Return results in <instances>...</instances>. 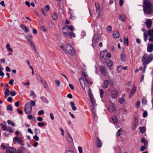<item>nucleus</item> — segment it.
Masks as SVG:
<instances>
[{
  "instance_id": "nucleus-48",
  "label": "nucleus",
  "mask_w": 153,
  "mask_h": 153,
  "mask_svg": "<svg viewBox=\"0 0 153 153\" xmlns=\"http://www.w3.org/2000/svg\"><path fill=\"white\" fill-rule=\"evenodd\" d=\"M27 40L28 42L30 43L31 46L33 45H34L33 44V41H32V40H31V39H28Z\"/></svg>"
},
{
  "instance_id": "nucleus-29",
  "label": "nucleus",
  "mask_w": 153,
  "mask_h": 153,
  "mask_svg": "<svg viewBox=\"0 0 153 153\" xmlns=\"http://www.w3.org/2000/svg\"><path fill=\"white\" fill-rule=\"evenodd\" d=\"M6 47L8 51H13V49L10 48V45L9 43H7L6 45Z\"/></svg>"
},
{
  "instance_id": "nucleus-7",
  "label": "nucleus",
  "mask_w": 153,
  "mask_h": 153,
  "mask_svg": "<svg viewBox=\"0 0 153 153\" xmlns=\"http://www.w3.org/2000/svg\"><path fill=\"white\" fill-rule=\"evenodd\" d=\"M106 51H101L100 53V59L103 63L106 60Z\"/></svg>"
},
{
  "instance_id": "nucleus-44",
  "label": "nucleus",
  "mask_w": 153,
  "mask_h": 153,
  "mask_svg": "<svg viewBox=\"0 0 153 153\" xmlns=\"http://www.w3.org/2000/svg\"><path fill=\"white\" fill-rule=\"evenodd\" d=\"M31 104H30V105L32 106H34L36 105L35 102L34 100H31L30 101Z\"/></svg>"
},
{
  "instance_id": "nucleus-6",
  "label": "nucleus",
  "mask_w": 153,
  "mask_h": 153,
  "mask_svg": "<svg viewBox=\"0 0 153 153\" xmlns=\"http://www.w3.org/2000/svg\"><path fill=\"white\" fill-rule=\"evenodd\" d=\"M66 53L68 52L71 56L74 54V52L73 48L70 45H67L66 47Z\"/></svg>"
},
{
  "instance_id": "nucleus-16",
  "label": "nucleus",
  "mask_w": 153,
  "mask_h": 153,
  "mask_svg": "<svg viewBox=\"0 0 153 153\" xmlns=\"http://www.w3.org/2000/svg\"><path fill=\"white\" fill-rule=\"evenodd\" d=\"M136 91V87L135 86H134L129 95V98H131L133 96L134 94L135 93Z\"/></svg>"
},
{
  "instance_id": "nucleus-10",
  "label": "nucleus",
  "mask_w": 153,
  "mask_h": 153,
  "mask_svg": "<svg viewBox=\"0 0 153 153\" xmlns=\"http://www.w3.org/2000/svg\"><path fill=\"white\" fill-rule=\"evenodd\" d=\"M99 36L97 34H95L93 38L92 41L93 44H95L99 42Z\"/></svg>"
},
{
  "instance_id": "nucleus-36",
  "label": "nucleus",
  "mask_w": 153,
  "mask_h": 153,
  "mask_svg": "<svg viewBox=\"0 0 153 153\" xmlns=\"http://www.w3.org/2000/svg\"><path fill=\"white\" fill-rule=\"evenodd\" d=\"M52 17L53 19L56 20L58 18V16L56 13H54L52 16Z\"/></svg>"
},
{
  "instance_id": "nucleus-5",
  "label": "nucleus",
  "mask_w": 153,
  "mask_h": 153,
  "mask_svg": "<svg viewBox=\"0 0 153 153\" xmlns=\"http://www.w3.org/2000/svg\"><path fill=\"white\" fill-rule=\"evenodd\" d=\"M13 142L15 143H18L22 146L24 145L23 141L21 137H16L13 138Z\"/></svg>"
},
{
  "instance_id": "nucleus-45",
  "label": "nucleus",
  "mask_w": 153,
  "mask_h": 153,
  "mask_svg": "<svg viewBox=\"0 0 153 153\" xmlns=\"http://www.w3.org/2000/svg\"><path fill=\"white\" fill-rule=\"evenodd\" d=\"M123 67L121 65L118 66L117 69V71L118 73H120L122 70Z\"/></svg>"
},
{
  "instance_id": "nucleus-19",
  "label": "nucleus",
  "mask_w": 153,
  "mask_h": 153,
  "mask_svg": "<svg viewBox=\"0 0 153 153\" xmlns=\"http://www.w3.org/2000/svg\"><path fill=\"white\" fill-rule=\"evenodd\" d=\"M104 63H105L106 65L109 66H111L112 65V62L109 59H107Z\"/></svg>"
},
{
  "instance_id": "nucleus-2",
  "label": "nucleus",
  "mask_w": 153,
  "mask_h": 153,
  "mask_svg": "<svg viewBox=\"0 0 153 153\" xmlns=\"http://www.w3.org/2000/svg\"><path fill=\"white\" fill-rule=\"evenodd\" d=\"M153 60V55L150 54L148 55L145 54L142 56L141 60L144 65H146L150 63Z\"/></svg>"
},
{
  "instance_id": "nucleus-40",
  "label": "nucleus",
  "mask_w": 153,
  "mask_h": 153,
  "mask_svg": "<svg viewBox=\"0 0 153 153\" xmlns=\"http://www.w3.org/2000/svg\"><path fill=\"white\" fill-rule=\"evenodd\" d=\"M142 102L144 105L146 104L147 103V100L146 98L145 97L143 98L142 100Z\"/></svg>"
},
{
  "instance_id": "nucleus-24",
  "label": "nucleus",
  "mask_w": 153,
  "mask_h": 153,
  "mask_svg": "<svg viewBox=\"0 0 153 153\" xmlns=\"http://www.w3.org/2000/svg\"><path fill=\"white\" fill-rule=\"evenodd\" d=\"M109 81L107 80H105L103 84V88H107L108 87Z\"/></svg>"
},
{
  "instance_id": "nucleus-56",
  "label": "nucleus",
  "mask_w": 153,
  "mask_h": 153,
  "mask_svg": "<svg viewBox=\"0 0 153 153\" xmlns=\"http://www.w3.org/2000/svg\"><path fill=\"white\" fill-rule=\"evenodd\" d=\"M7 131L12 133L13 132V131L12 130V129L11 128H8L7 129Z\"/></svg>"
},
{
  "instance_id": "nucleus-39",
  "label": "nucleus",
  "mask_w": 153,
  "mask_h": 153,
  "mask_svg": "<svg viewBox=\"0 0 153 153\" xmlns=\"http://www.w3.org/2000/svg\"><path fill=\"white\" fill-rule=\"evenodd\" d=\"M124 43L125 44H126L127 45V46L128 45V38H127L126 39H125V37L124 38Z\"/></svg>"
},
{
  "instance_id": "nucleus-49",
  "label": "nucleus",
  "mask_w": 153,
  "mask_h": 153,
  "mask_svg": "<svg viewBox=\"0 0 153 153\" xmlns=\"http://www.w3.org/2000/svg\"><path fill=\"white\" fill-rule=\"evenodd\" d=\"M100 97L101 98H102L103 97L102 94H103L104 92L103 91L102 89H101L100 90Z\"/></svg>"
},
{
  "instance_id": "nucleus-50",
  "label": "nucleus",
  "mask_w": 153,
  "mask_h": 153,
  "mask_svg": "<svg viewBox=\"0 0 153 153\" xmlns=\"http://www.w3.org/2000/svg\"><path fill=\"white\" fill-rule=\"evenodd\" d=\"M40 28L44 32L47 31V30L45 28V27L43 25L41 26L40 27Z\"/></svg>"
},
{
  "instance_id": "nucleus-30",
  "label": "nucleus",
  "mask_w": 153,
  "mask_h": 153,
  "mask_svg": "<svg viewBox=\"0 0 153 153\" xmlns=\"http://www.w3.org/2000/svg\"><path fill=\"white\" fill-rule=\"evenodd\" d=\"M140 132L142 133H144L146 131V127H140Z\"/></svg>"
},
{
  "instance_id": "nucleus-4",
  "label": "nucleus",
  "mask_w": 153,
  "mask_h": 153,
  "mask_svg": "<svg viewBox=\"0 0 153 153\" xmlns=\"http://www.w3.org/2000/svg\"><path fill=\"white\" fill-rule=\"evenodd\" d=\"M32 107L31 105H30V103L29 102H27L26 103L25 107V113L27 114H30L31 112Z\"/></svg>"
},
{
  "instance_id": "nucleus-28",
  "label": "nucleus",
  "mask_w": 153,
  "mask_h": 153,
  "mask_svg": "<svg viewBox=\"0 0 153 153\" xmlns=\"http://www.w3.org/2000/svg\"><path fill=\"white\" fill-rule=\"evenodd\" d=\"M6 91L4 92V97L5 98H6L9 95L10 91L8 89H6Z\"/></svg>"
},
{
  "instance_id": "nucleus-32",
  "label": "nucleus",
  "mask_w": 153,
  "mask_h": 153,
  "mask_svg": "<svg viewBox=\"0 0 153 153\" xmlns=\"http://www.w3.org/2000/svg\"><path fill=\"white\" fill-rule=\"evenodd\" d=\"M123 131V130L121 128H120L116 134V135L118 137L121 134V132Z\"/></svg>"
},
{
  "instance_id": "nucleus-31",
  "label": "nucleus",
  "mask_w": 153,
  "mask_h": 153,
  "mask_svg": "<svg viewBox=\"0 0 153 153\" xmlns=\"http://www.w3.org/2000/svg\"><path fill=\"white\" fill-rule=\"evenodd\" d=\"M95 7L96 10L98 11L100 9V6L98 2H96L95 4Z\"/></svg>"
},
{
  "instance_id": "nucleus-12",
  "label": "nucleus",
  "mask_w": 153,
  "mask_h": 153,
  "mask_svg": "<svg viewBox=\"0 0 153 153\" xmlns=\"http://www.w3.org/2000/svg\"><path fill=\"white\" fill-rule=\"evenodd\" d=\"M16 149L13 147H9L6 150V153H15Z\"/></svg>"
},
{
  "instance_id": "nucleus-25",
  "label": "nucleus",
  "mask_w": 153,
  "mask_h": 153,
  "mask_svg": "<svg viewBox=\"0 0 153 153\" xmlns=\"http://www.w3.org/2000/svg\"><path fill=\"white\" fill-rule=\"evenodd\" d=\"M121 59L122 61L125 62L126 60V55L124 54H122L121 55Z\"/></svg>"
},
{
  "instance_id": "nucleus-14",
  "label": "nucleus",
  "mask_w": 153,
  "mask_h": 153,
  "mask_svg": "<svg viewBox=\"0 0 153 153\" xmlns=\"http://www.w3.org/2000/svg\"><path fill=\"white\" fill-rule=\"evenodd\" d=\"M82 74L84 77L85 81L86 82V83L87 84L89 83L91 85L92 84V82L89 81L88 75H87V74H86L85 72H82Z\"/></svg>"
},
{
  "instance_id": "nucleus-23",
  "label": "nucleus",
  "mask_w": 153,
  "mask_h": 153,
  "mask_svg": "<svg viewBox=\"0 0 153 153\" xmlns=\"http://www.w3.org/2000/svg\"><path fill=\"white\" fill-rule=\"evenodd\" d=\"M70 104L71 106L72 109L74 110L75 111L76 110L77 108L75 106L74 103L73 102H70Z\"/></svg>"
},
{
  "instance_id": "nucleus-21",
  "label": "nucleus",
  "mask_w": 153,
  "mask_h": 153,
  "mask_svg": "<svg viewBox=\"0 0 153 153\" xmlns=\"http://www.w3.org/2000/svg\"><path fill=\"white\" fill-rule=\"evenodd\" d=\"M101 69L102 74L104 75H106L107 73V72L105 68L104 67L102 68H101Z\"/></svg>"
},
{
  "instance_id": "nucleus-38",
  "label": "nucleus",
  "mask_w": 153,
  "mask_h": 153,
  "mask_svg": "<svg viewBox=\"0 0 153 153\" xmlns=\"http://www.w3.org/2000/svg\"><path fill=\"white\" fill-rule=\"evenodd\" d=\"M30 96H33V98H35L36 97V95L33 91H30Z\"/></svg>"
},
{
  "instance_id": "nucleus-64",
  "label": "nucleus",
  "mask_w": 153,
  "mask_h": 153,
  "mask_svg": "<svg viewBox=\"0 0 153 153\" xmlns=\"http://www.w3.org/2000/svg\"><path fill=\"white\" fill-rule=\"evenodd\" d=\"M107 31L110 32H111L112 30V28L111 26H109L108 27L107 29Z\"/></svg>"
},
{
  "instance_id": "nucleus-52",
  "label": "nucleus",
  "mask_w": 153,
  "mask_h": 153,
  "mask_svg": "<svg viewBox=\"0 0 153 153\" xmlns=\"http://www.w3.org/2000/svg\"><path fill=\"white\" fill-rule=\"evenodd\" d=\"M78 149L79 152V153H82V148L80 146L78 147Z\"/></svg>"
},
{
  "instance_id": "nucleus-53",
  "label": "nucleus",
  "mask_w": 153,
  "mask_h": 153,
  "mask_svg": "<svg viewBox=\"0 0 153 153\" xmlns=\"http://www.w3.org/2000/svg\"><path fill=\"white\" fill-rule=\"evenodd\" d=\"M38 125L39 126H43L45 125V123L44 122H39L38 123Z\"/></svg>"
},
{
  "instance_id": "nucleus-20",
  "label": "nucleus",
  "mask_w": 153,
  "mask_h": 153,
  "mask_svg": "<svg viewBox=\"0 0 153 153\" xmlns=\"http://www.w3.org/2000/svg\"><path fill=\"white\" fill-rule=\"evenodd\" d=\"M112 105L110 106L108 108V110L111 113L114 112V107L113 106V104H112Z\"/></svg>"
},
{
  "instance_id": "nucleus-33",
  "label": "nucleus",
  "mask_w": 153,
  "mask_h": 153,
  "mask_svg": "<svg viewBox=\"0 0 153 153\" xmlns=\"http://www.w3.org/2000/svg\"><path fill=\"white\" fill-rule=\"evenodd\" d=\"M147 146H145V145L144 146H142L140 148V151L141 152L143 151L144 150L146 149Z\"/></svg>"
},
{
  "instance_id": "nucleus-63",
  "label": "nucleus",
  "mask_w": 153,
  "mask_h": 153,
  "mask_svg": "<svg viewBox=\"0 0 153 153\" xmlns=\"http://www.w3.org/2000/svg\"><path fill=\"white\" fill-rule=\"evenodd\" d=\"M14 80L13 79H10L9 81V83L10 85H12L13 84Z\"/></svg>"
},
{
  "instance_id": "nucleus-9",
  "label": "nucleus",
  "mask_w": 153,
  "mask_h": 153,
  "mask_svg": "<svg viewBox=\"0 0 153 153\" xmlns=\"http://www.w3.org/2000/svg\"><path fill=\"white\" fill-rule=\"evenodd\" d=\"M79 80L82 87L83 89H84L87 86L88 87V85H87L86 83L84 82V80L82 77L80 78Z\"/></svg>"
},
{
  "instance_id": "nucleus-13",
  "label": "nucleus",
  "mask_w": 153,
  "mask_h": 153,
  "mask_svg": "<svg viewBox=\"0 0 153 153\" xmlns=\"http://www.w3.org/2000/svg\"><path fill=\"white\" fill-rule=\"evenodd\" d=\"M145 23L146 26L148 28H150L151 27L152 24V21L151 19H147Z\"/></svg>"
},
{
  "instance_id": "nucleus-54",
  "label": "nucleus",
  "mask_w": 153,
  "mask_h": 153,
  "mask_svg": "<svg viewBox=\"0 0 153 153\" xmlns=\"http://www.w3.org/2000/svg\"><path fill=\"white\" fill-rule=\"evenodd\" d=\"M140 102L139 101H137V103L135 105V106L137 108H138L140 107Z\"/></svg>"
},
{
  "instance_id": "nucleus-42",
  "label": "nucleus",
  "mask_w": 153,
  "mask_h": 153,
  "mask_svg": "<svg viewBox=\"0 0 153 153\" xmlns=\"http://www.w3.org/2000/svg\"><path fill=\"white\" fill-rule=\"evenodd\" d=\"M144 37L145 41L146 42L148 38V35L145 33H144Z\"/></svg>"
},
{
  "instance_id": "nucleus-43",
  "label": "nucleus",
  "mask_w": 153,
  "mask_h": 153,
  "mask_svg": "<svg viewBox=\"0 0 153 153\" xmlns=\"http://www.w3.org/2000/svg\"><path fill=\"white\" fill-rule=\"evenodd\" d=\"M103 13L101 11H100L98 15V16L99 18H101L103 16Z\"/></svg>"
},
{
  "instance_id": "nucleus-8",
  "label": "nucleus",
  "mask_w": 153,
  "mask_h": 153,
  "mask_svg": "<svg viewBox=\"0 0 153 153\" xmlns=\"http://www.w3.org/2000/svg\"><path fill=\"white\" fill-rule=\"evenodd\" d=\"M148 34L150 36L149 40L151 42H153V29L152 30H150L148 31Z\"/></svg>"
},
{
  "instance_id": "nucleus-59",
  "label": "nucleus",
  "mask_w": 153,
  "mask_h": 153,
  "mask_svg": "<svg viewBox=\"0 0 153 153\" xmlns=\"http://www.w3.org/2000/svg\"><path fill=\"white\" fill-rule=\"evenodd\" d=\"M106 53V57H107L108 58H111V54L109 53H108L107 51Z\"/></svg>"
},
{
  "instance_id": "nucleus-51",
  "label": "nucleus",
  "mask_w": 153,
  "mask_h": 153,
  "mask_svg": "<svg viewBox=\"0 0 153 153\" xmlns=\"http://www.w3.org/2000/svg\"><path fill=\"white\" fill-rule=\"evenodd\" d=\"M7 109L8 110L11 111L12 110V107L11 105H9L7 106Z\"/></svg>"
},
{
  "instance_id": "nucleus-1",
  "label": "nucleus",
  "mask_w": 153,
  "mask_h": 153,
  "mask_svg": "<svg viewBox=\"0 0 153 153\" xmlns=\"http://www.w3.org/2000/svg\"><path fill=\"white\" fill-rule=\"evenodd\" d=\"M143 7L144 13L146 14H150L153 13V6L152 3L148 0H144Z\"/></svg>"
},
{
  "instance_id": "nucleus-55",
  "label": "nucleus",
  "mask_w": 153,
  "mask_h": 153,
  "mask_svg": "<svg viewBox=\"0 0 153 153\" xmlns=\"http://www.w3.org/2000/svg\"><path fill=\"white\" fill-rule=\"evenodd\" d=\"M50 117L51 120H53L54 119V117L53 115V114L52 113H50Z\"/></svg>"
},
{
  "instance_id": "nucleus-26",
  "label": "nucleus",
  "mask_w": 153,
  "mask_h": 153,
  "mask_svg": "<svg viewBox=\"0 0 153 153\" xmlns=\"http://www.w3.org/2000/svg\"><path fill=\"white\" fill-rule=\"evenodd\" d=\"M141 142L142 143H144V145L145 146H148V141L147 140H146L144 138H143L142 139Z\"/></svg>"
},
{
  "instance_id": "nucleus-58",
  "label": "nucleus",
  "mask_w": 153,
  "mask_h": 153,
  "mask_svg": "<svg viewBox=\"0 0 153 153\" xmlns=\"http://www.w3.org/2000/svg\"><path fill=\"white\" fill-rule=\"evenodd\" d=\"M67 27L69 29L72 31L74 30V28L72 26H68Z\"/></svg>"
},
{
  "instance_id": "nucleus-47",
  "label": "nucleus",
  "mask_w": 153,
  "mask_h": 153,
  "mask_svg": "<svg viewBox=\"0 0 153 153\" xmlns=\"http://www.w3.org/2000/svg\"><path fill=\"white\" fill-rule=\"evenodd\" d=\"M33 138L36 141H39V137L36 135H35L33 137Z\"/></svg>"
},
{
  "instance_id": "nucleus-57",
  "label": "nucleus",
  "mask_w": 153,
  "mask_h": 153,
  "mask_svg": "<svg viewBox=\"0 0 153 153\" xmlns=\"http://www.w3.org/2000/svg\"><path fill=\"white\" fill-rule=\"evenodd\" d=\"M37 79L39 80H40L41 82H42V81L43 80V79H42V77L39 76H37Z\"/></svg>"
},
{
  "instance_id": "nucleus-17",
  "label": "nucleus",
  "mask_w": 153,
  "mask_h": 153,
  "mask_svg": "<svg viewBox=\"0 0 153 153\" xmlns=\"http://www.w3.org/2000/svg\"><path fill=\"white\" fill-rule=\"evenodd\" d=\"M20 27L25 33H27L29 32V30L28 28L25 25L22 24H21L20 25Z\"/></svg>"
},
{
  "instance_id": "nucleus-22",
  "label": "nucleus",
  "mask_w": 153,
  "mask_h": 153,
  "mask_svg": "<svg viewBox=\"0 0 153 153\" xmlns=\"http://www.w3.org/2000/svg\"><path fill=\"white\" fill-rule=\"evenodd\" d=\"M119 19L122 21H125L126 20V18L125 15L122 14L119 17Z\"/></svg>"
},
{
  "instance_id": "nucleus-62",
  "label": "nucleus",
  "mask_w": 153,
  "mask_h": 153,
  "mask_svg": "<svg viewBox=\"0 0 153 153\" xmlns=\"http://www.w3.org/2000/svg\"><path fill=\"white\" fill-rule=\"evenodd\" d=\"M44 111L43 110H40L38 112V114L39 115H41L43 114H44Z\"/></svg>"
},
{
  "instance_id": "nucleus-46",
  "label": "nucleus",
  "mask_w": 153,
  "mask_h": 153,
  "mask_svg": "<svg viewBox=\"0 0 153 153\" xmlns=\"http://www.w3.org/2000/svg\"><path fill=\"white\" fill-rule=\"evenodd\" d=\"M88 92L89 97H90L91 96H93V94L92 93H91V89L90 88H89L88 89Z\"/></svg>"
},
{
  "instance_id": "nucleus-35",
  "label": "nucleus",
  "mask_w": 153,
  "mask_h": 153,
  "mask_svg": "<svg viewBox=\"0 0 153 153\" xmlns=\"http://www.w3.org/2000/svg\"><path fill=\"white\" fill-rule=\"evenodd\" d=\"M119 101L121 104H122L125 102V99L123 97H122L119 99Z\"/></svg>"
},
{
  "instance_id": "nucleus-11",
  "label": "nucleus",
  "mask_w": 153,
  "mask_h": 153,
  "mask_svg": "<svg viewBox=\"0 0 153 153\" xmlns=\"http://www.w3.org/2000/svg\"><path fill=\"white\" fill-rule=\"evenodd\" d=\"M138 122V120L137 118H135L134 121L133 122L132 126L131 127V128L132 130H135L137 127Z\"/></svg>"
},
{
  "instance_id": "nucleus-3",
  "label": "nucleus",
  "mask_w": 153,
  "mask_h": 153,
  "mask_svg": "<svg viewBox=\"0 0 153 153\" xmlns=\"http://www.w3.org/2000/svg\"><path fill=\"white\" fill-rule=\"evenodd\" d=\"M63 33L66 36H69L71 38H74L76 37L75 34L74 33H70L68 30H67L64 27L62 29Z\"/></svg>"
},
{
  "instance_id": "nucleus-37",
  "label": "nucleus",
  "mask_w": 153,
  "mask_h": 153,
  "mask_svg": "<svg viewBox=\"0 0 153 153\" xmlns=\"http://www.w3.org/2000/svg\"><path fill=\"white\" fill-rule=\"evenodd\" d=\"M67 134L68 136V140L69 142H72L73 141V139L71 135L68 133Z\"/></svg>"
},
{
  "instance_id": "nucleus-61",
  "label": "nucleus",
  "mask_w": 153,
  "mask_h": 153,
  "mask_svg": "<svg viewBox=\"0 0 153 153\" xmlns=\"http://www.w3.org/2000/svg\"><path fill=\"white\" fill-rule=\"evenodd\" d=\"M123 0H119V5L120 7L123 5Z\"/></svg>"
},
{
  "instance_id": "nucleus-15",
  "label": "nucleus",
  "mask_w": 153,
  "mask_h": 153,
  "mask_svg": "<svg viewBox=\"0 0 153 153\" xmlns=\"http://www.w3.org/2000/svg\"><path fill=\"white\" fill-rule=\"evenodd\" d=\"M153 51V44H149L147 46V51L149 53H151Z\"/></svg>"
},
{
  "instance_id": "nucleus-34",
  "label": "nucleus",
  "mask_w": 153,
  "mask_h": 153,
  "mask_svg": "<svg viewBox=\"0 0 153 153\" xmlns=\"http://www.w3.org/2000/svg\"><path fill=\"white\" fill-rule=\"evenodd\" d=\"M42 82H41V83L43 84V86L45 88H47L48 87V85L45 82V81L43 80L42 81Z\"/></svg>"
},
{
  "instance_id": "nucleus-60",
  "label": "nucleus",
  "mask_w": 153,
  "mask_h": 153,
  "mask_svg": "<svg viewBox=\"0 0 153 153\" xmlns=\"http://www.w3.org/2000/svg\"><path fill=\"white\" fill-rule=\"evenodd\" d=\"M55 82L57 86L58 87L59 86L60 84V81L59 80H56Z\"/></svg>"
},
{
  "instance_id": "nucleus-18",
  "label": "nucleus",
  "mask_w": 153,
  "mask_h": 153,
  "mask_svg": "<svg viewBox=\"0 0 153 153\" xmlns=\"http://www.w3.org/2000/svg\"><path fill=\"white\" fill-rule=\"evenodd\" d=\"M97 146L99 148L102 145V143L101 141L98 137H97Z\"/></svg>"
},
{
  "instance_id": "nucleus-41",
  "label": "nucleus",
  "mask_w": 153,
  "mask_h": 153,
  "mask_svg": "<svg viewBox=\"0 0 153 153\" xmlns=\"http://www.w3.org/2000/svg\"><path fill=\"white\" fill-rule=\"evenodd\" d=\"M120 34L118 31H115V38H118L120 37Z\"/></svg>"
},
{
  "instance_id": "nucleus-27",
  "label": "nucleus",
  "mask_w": 153,
  "mask_h": 153,
  "mask_svg": "<svg viewBox=\"0 0 153 153\" xmlns=\"http://www.w3.org/2000/svg\"><path fill=\"white\" fill-rule=\"evenodd\" d=\"M89 97L90 99L91 102L92 103L93 105L94 106L95 103V102L94 98L93 96H91L90 97Z\"/></svg>"
}]
</instances>
